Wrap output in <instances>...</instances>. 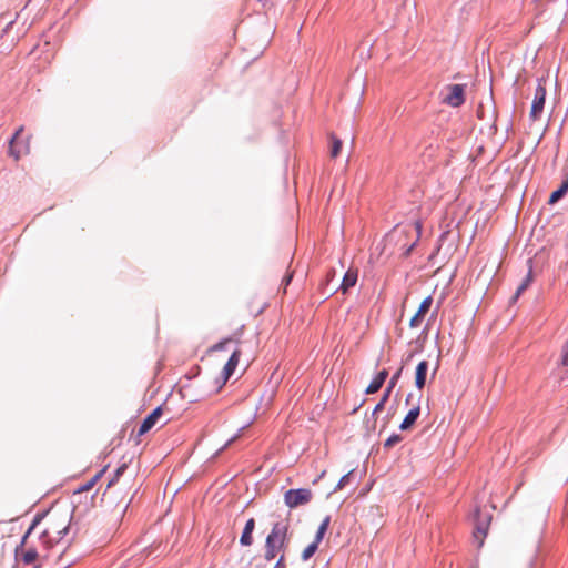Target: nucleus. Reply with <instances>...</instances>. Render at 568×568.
Returning a JSON list of instances; mask_svg holds the SVG:
<instances>
[{"label":"nucleus","mask_w":568,"mask_h":568,"mask_svg":"<svg viewBox=\"0 0 568 568\" xmlns=\"http://www.w3.org/2000/svg\"><path fill=\"white\" fill-rule=\"evenodd\" d=\"M70 523L71 517L67 511L50 510L33 520L22 542H26L28 537L36 531L41 544L45 548H50L62 540L69 530Z\"/></svg>","instance_id":"nucleus-1"},{"label":"nucleus","mask_w":568,"mask_h":568,"mask_svg":"<svg viewBox=\"0 0 568 568\" xmlns=\"http://www.w3.org/2000/svg\"><path fill=\"white\" fill-rule=\"evenodd\" d=\"M290 542V519H282L273 524L265 539L264 558L273 560L280 552L284 554Z\"/></svg>","instance_id":"nucleus-2"},{"label":"nucleus","mask_w":568,"mask_h":568,"mask_svg":"<svg viewBox=\"0 0 568 568\" xmlns=\"http://www.w3.org/2000/svg\"><path fill=\"white\" fill-rule=\"evenodd\" d=\"M546 80L539 79L530 109V118L536 121L540 118L546 100Z\"/></svg>","instance_id":"nucleus-3"},{"label":"nucleus","mask_w":568,"mask_h":568,"mask_svg":"<svg viewBox=\"0 0 568 568\" xmlns=\"http://www.w3.org/2000/svg\"><path fill=\"white\" fill-rule=\"evenodd\" d=\"M313 494L311 489L300 488V489H290L284 495L285 504L290 508H296L302 505H306L311 501Z\"/></svg>","instance_id":"nucleus-4"},{"label":"nucleus","mask_w":568,"mask_h":568,"mask_svg":"<svg viewBox=\"0 0 568 568\" xmlns=\"http://www.w3.org/2000/svg\"><path fill=\"white\" fill-rule=\"evenodd\" d=\"M491 520L490 514H481L479 509L475 513V528H474V538L477 540L478 547L483 546L484 539L487 535L489 525Z\"/></svg>","instance_id":"nucleus-5"},{"label":"nucleus","mask_w":568,"mask_h":568,"mask_svg":"<svg viewBox=\"0 0 568 568\" xmlns=\"http://www.w3.org/2000/svg\"><path fill=\"white\" fill-rule=\"evenodd\" d=\"M329 526V517H326L322 524L320 525L315 538L313 542H311L302 552V559L304 561L308 560L318 549L320 544L322 542L324 535Z\"/></svg>","instance_id":"nucleus-6"},{"label":"nucleus","mask_w":568,"mask_h":568,"mask_svg":"<svg viewBox=\"0 0 568 568\" xmlns=\"http://www.w3.org/2000/svg\"><path fill=\"white\" fill-rule=\"evenodd\" d=\"M447 95L444 98V103L457 108L465 102V87L463 84H450L447 87Z\"/></svg>","instance_id":"nucleus-7"},{"label":"nucleus","mask_w":568,"mask_h":568,"mask_svg":"<svg viewBox=\"0 0 568 568\" xmlns=\"http://www.w3.org/2000/svg\"><path fill=\"white\" fill-rule=\"evenodd\" d=\"M433 304V297L432 296H427L426 298H424L422 301V303L419 304V307L417 310V312L415 313V315L410 318V322H409V326L412 328H416L418 327L425 315L428 313V311L430 310V306Z\"/></svg>","instance_id":"nucleus-8"},{"label":"nucleus","mask_w":568,"mask_h":568,"mask_svg":"<svg viewBox=\"0 0 568 568\" xmlns=\"http://www.w3.org/2000/svg\"><path fill=\"white\" fill-rule=\"evenodd\" d=\"M162 407H156L151 414H149L142 422L138 435L143 436L146 434L159 420L162 416Z\"/></svg>","instance_id":"nucleus-9"},{"label":"nucleus","mask_w":568,"mask_h":568,"mask_svg":"<svg viewBox=\"0 0 568 568\" xmlns=\"http://www.w3.org/2000/svg\"><path fill=\"white\" fill-rule=\"evenodd\" d=\"M242 355V352L241 349H235L231 357L229 358V361L226 362V364L224 365L223 367V377H224V382H226L231 376L232 374L234 373L237 364H239V361H240V357Z\"/></svg>","instance_id":"nucleus-10"},{"label":"nucleus","mask_w":568,"mask_h":568,"mask_svg":"<svg viewBox=\"0 0 568 568\" xmlns=\"http://www.w3.org/2000/svg\"><path fill=\"white\" fill-rule=\"evenodd\" d=\"M428 362L422 361L418 363L416 371H415V386L422 390L425 387L426 384V376L428 372Z\"/></svg>","instance_id":"nucleus-11"},{"label":"nucleus","mask_w":568,"mask_h":568,"mask_svg":"<svg viewBox=\"0 0 568 568\" xmlns=\"http://www.w3.org/2000/svg\"><path fill=\"white\" fill-rule=\"evenodd\" d=\"M358 278V271L356 268H348L341 283L339 290L345 294L353 287Z\"/></svg>","instance_id":"nucleus-12"},{"label":"nucleus","mask_w":568,"mask_h":568,"mask_svg":"<svg viewBox=\"0 0 568 568\" xmlns=\"http://www.w3.org/2000/svg\"><path fill=\"white\" fill-rule=\"evenodd\" d=\"M254 528H255V519L254 518H250L245 526H244V529H243V532H242V536L240 538V542L242 546H251L253 544V531H254Z\"/></svg>","instance_id":"nucleus-13"},{"label":"nucleus","mask_w":568,"mask_h":568,"mask_svg":"<svg viewBox=\"0 0 568 568\" xmlns=\"http://www.w3.org/2000/svg\"><path fill=\"white\" fill-rule=\"evenodd\" d=\"M387 376H388V372L386 369L381 371L367 386L366 394L377 393L381 389V387L383 386Z\"/></svg>","instance_id":"nucleus-14"},{"label":"nucleus","mask_w":568,"mask_h":568,"mask_svg":"<svg viewBox=\"0 0 568 568\" xmlns=\"http://www.w3.org/2000/svg\"><path fill=\"white\" fill-rule=\"evenodd\" d=\"M420 414V407L419 405L414 406L405 416L404 420L399 425V428L402 430H407L412 428V426L415 424L416 419L418 418Z\"/></svg>","instance_id":"nucleus-15"},{"label":"nucleus","mask_w":568,"mask_h":568,"mask_svg":"<svg viewBox=\"0 0 568 568\" xmlns=\"http://www.w3.org/2000/svg\"><path fill=\"white\" fill-rule=\"evenodd\" d=\"M528 265H529V268H528V273L526 275V277L523 280L521 284L518 286V288L516 290V293L515 295L513 296V301H517L518 297L523 294V292H525L528 286L532 283L534 281V275H532V262L531 260L528 261Z\"/></svg>","instance_id":"nucleus-16"},{"label":"nucleus","mask_w":568,"mask_h":568,"mask_svg":"<svg viewBox=\"0 0 568 568\" xmlns=\"http://www.w3.org/2000/svg\"><path fill=\"white\" fill-rule=\"evenodd\" d=\"M128 469V465L123 463L121 466L118 467V469L114 473V476L110 479L108 484L106 491L104 493V496L112 495V489L118 485L120 477L123 475V473Z\"/></svg>","instance_id":"nucleus-17"},{"label":"nucleus","mask_w":568,"mask_h":568,"mask_svg":"<svg viewBox=\"0 0 568 568\" xmlns=\"http://www.w3.org/2000/svg\"><path fill=\"white\" fill-rule=\"evenodd\" d=\"M23 132V126H20L14 135L11 138L10 142H9V154L11 156L14 158V160H19L21 158V151L19 149L16 148V142L18 140V138L21 135V133Z\"/></svg>","instance_id":"nucleus-18"},{"label":"nucleus","mask_w":568,"mask_h":568,"mask_svg":"<svg viewBox=\"0 0 568 568\" xmlns=\"http://www.w3.org/2000/svg\"><path fill=\"white\" fill-rule=\"evenodd\" d=\"M568 191V175L562 181L560 187L556 191H554L549 197V203H556L558 200H560Z\"/></svg>","instance_id":"nucleus-19"},{"label":"nucleus","mask_w":568,"mask_h":568,"mask_svg":"<svg viewBox=\"0 0 568 568\" xmlns=\"http://www.w3.org/2000/svg\"><path fill=\"white\" fill-rule=\"evenodd\" d=\"M332 148H331V156L333 159L337 158L342 150V141L335 135H331Z\"/></svg>","instance_id":"nucleus-20"},{"label":"nucleus","mask_w":568,"mask_h":568,"mask_svg":"<svg viewBox=\"0 0 568 568\" xmlns=\"http://www.w3.org/2000/svg\"><path fill=\"white\" fill-rule=\"evenodd\" d=\"M37 558H38V552L36 549H32V548L28 549L27 551H24L22 554V560H23V562H26L28 565L34 562L37 560Z\"/></svg>","instance_id":"nucleus-21"},{"label":"nucleus","mask_w":568,"mask_h":568,"mask_svg":"<svg viewBox=\"0 0 568 568\" xmlns=\"http://www.w3.org/2000/svg\"><path fill=\"white\" fill-rule=\"evenodd\" d=\"M104 470L100 471L99 474H97L94 477H92L87 484H84L83 486H81L78 491H88L90 490L94 485L95 483L98 481V479L100 478V476L102 475Z\"/></svg>","instance_id":"nucleus-22"},{"label":"nucleus","mask_w":568,"mask_h":568,"mask_svg":"<svg viewBox=\"0 0 568 568\" xmlns=\"http://www.w3.org/2000/svg\"><path fill=\"white\" fill-rule=\"evenodd\" d=\"M560 364L564 367L568 368V339L566 341L561 348Z\"/></svg>","instance_id":"nucleus-23"},{"label":"nucleus","mask_w":568,"mask_h":568,"mask_svg":"<svg viewBox=\"0 0 568 568\" xmlns=\"http://www.w3.org/2000/svg\"><path fill=\"white\" fill-rule=\"evenodd\" d=\"M352 476H353V471H348L346 475H344V476L339 479V481H338V484H337V486H336V489H342V488H344L345 486H347V485L349 484V481H351Z\"/></svg>","instance_id":"nucleus-24"},{"label":"nucleus","mask_w":568,"mask_h":568,"mask_svg":"<svg viewBox=\"0 0 568 568\" xmlns=\"http://www.w3.org/2000/svg\"><path fill=\"white\" fill-rule=\"evenodd\" d=\"M403 366H400L397 372L392 376L389 383H388V386L387 387H390V388H394L395 385L397 384L400 375H402V372H403Z\"/></svg>","instance_id":"nucleus-25"},{"label":"nucleus","mask_w":568,"mask_h":568,"mask_svg":"<svg viewBox=\"0 0 568 568\" xmlns=\"http://www.w3.org/2000/svg\"><path fill=\"white\" fill-rule=\"evenodd\" d=\"M400 440H402V437L399 435H393L389 438H387V440L385 442L384 446L386 448H390L394 445H396L397 443H399Z\"/></svg>","instance_id":"nucleus-26"},{"label":"nucleus","mask_w":568,"mask_h":568,"mask_svg":"<svg viewBox=\"0 0 568 568\" xmlns=\"http://www.w3.org/2000/svg\"><path fill=\"white\" fill-rule=\"evenodd\" d=\"M292 278H293V272H290L284 276V278L282 281V284L284 285V291L286 290L287 285L291 283Z\"/></svg>","instance_id":"nucleus-27"},{"label":"nucleus","mask_w":568,"mask_h":568,"mask_svg":"<svg viewBox=\"0 0 568 568\" xmlns=\"http://www.w3.org/2000/svg\"><path fill=\"white\" fill-rule=\"evenodd\" d=\"M273 568H286L284 554H281L277 562L275 564V566Z\"/></svg>","instance_id":"nucleus-28"},{"label":"nucleus","mask_w":568,"mask_h":568,"mask_svg":"<svg viewBox=\"0 0 568 568\" xmlns=\"http://www.w3.org/2000/svg\"><path fill=\"white\" fill-rule=\"evenodd\" d=\"M385 404H386V402H384L383 399H381V400L377 403V405L375 406V408H374V412H373V413H374V414H376V413H378V412H382V410L384 409V407H385Z\"/></svg>","instance_id":"nucleus-29"},{"label":"nucleus","mask_w":568,"mask_h":568,"mask_svg":"<svg viewBox=\"0 0 568 568\" xmlns=\"http://www.w3.org/2000/svg\"><path fill=\"white\" fill-rule=\"evenodd\" d=\"M392 389H393V388L387 387V388H386V390H385V393H384V395H383V397H382L381 399H383L384 402H387V400H388V397H389V395H390V393H392Z\"/></svg>","instance_id":"nucleus-30"},{"label":"nucleus","mask_w":568,"mask_h":568,"mask_svg":"<svg viewBox=\"0 0 568 568\" xmlns=\"http://www.w3.org/2000/svg\"><path fill=\"white\" fill-rule=\"evenodd\" d=\"M226 343H227V341L220 343L219 345H216V348H222L224 346V344H226Z\"/></svg>","instance_id":"nucleus-31"},{"label":"nucleus","mask_w":568,"mask_h":568,"mask_svg":"<svg viewBox=\"0 0 568 568\" xmlns=\"http://www.w3.org/2000/svg\"><path fill=\"white\" fill-rule=\"evenodd\" d=\"M412 394H408L407 397H406V403H409L410 398H412Z\"/></svg>","instance_id":"nucleus-32"},{"label":"nucleus","mask_w":568,"mask_h":568,"mask_svg":"<svg viewBox=\"0 0 568 568\" xmlns=\"http://www.w3.org/2000/svg\"><path fill=\"white\" fill-rule=\"evenodd\" d=\"M33 568H40V566H34Z\"/></svg>","instance_id":"nucleus-33"}]
</instances>
